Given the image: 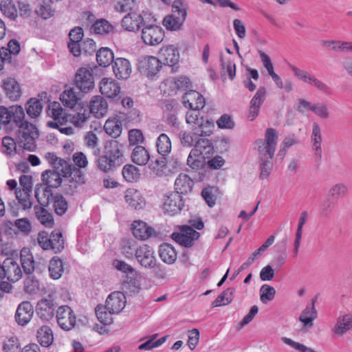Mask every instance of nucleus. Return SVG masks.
I'll list each match as a JSON object with an SVG mask.
<instances>
[{
    "label": "nucleus",
    "mask_w": 352,
    "mask_h": 352,
    "mask_svg": "<svg viewBox=\"0 0 352 352\" xmlns=\"http://www.w3.org/2000/svg\"><path fill=\"white\" fill-rule=\"evenodd\" d=\"M311 142L312 144V148L315 153V155L318 159L320 160L322 157V135L320 127L316 122L313 124Z\"/></svg>",
    "instance_id": "72a5a7b5"
},
{
    "label": "nucleus",
    "mask_w": 352,
    "mask_h": 352,
    "mask_svg": "<svg viewBox=\"0 0 352 352\" xmlns=\"http://www.w3.org/2000/svg\"><path fill=\"white\" fill-rule=\"evenodd\" d=\"M5 352H20V346L16 337L12 336L4 341Z\"/></svg>",
    "instance_id": "774afa93"
},
{
    "label": "nucleus",
    "mask_w": 352,
    "mask_h": 352,
    "mask_svg": "<svg viewBox=\"0 0 352 352\" xmlns=\"http://www.w3.org/2000/svg\"><path fill=\"white\" fill-rule=\"evenodd\" d=\"M79 93L72 87L65 89L60 95V100L67 108L73 109L80 100Z\"/></svg>",
    "instance_id": "c85d7f7f"
},
{
    "label": "nucleus",
    "mask_w": 352,
    "mask_h": 352,
    "mask_svg": "<svg viewBox=\"0 0 352 352\" xmlns=\"http://www.w3.org/2000/svg\"><path fill=\"white\" fill-rule=\"evenodd\" d=\"M278 135L275 129H267L265 139L255 142V148L258 151L259 160L272 159L276 151Z\"/></svg>",
    "instance_id": "20e7f679"
},
{
    "label": "nucleus",
    "mask_w": 352,
    "mask_h": 352,
    "mask_svg": "<svg viewBox=\"0 0 352 352\" xmlns=\"http://www.w3.org/2000/svg\"><path fill=\"white\" fill-rule=\"evenodd\" d=\"M199 137L197 143L195 144V148L192 150H197L200 154L209 155L213 152V146L212 142L206 138Z\"/></svg>",
    "instance_id": "5fc2aeb1"
},
{
    "label": "nucleus",
    "mask_w": 352,
    "mask_h": 352,
    "mask_svg": "<svg viewBox=\"0 0 352 352\" xmlns=\"http://www.w3.org/2000/svg\"><path fill=\"white\" fill-rule=\"evenodd\" d=\"M204 158L197 150H191L187 159V164L191 168L198 170L203 166Z\"/></svg>",
    "instance_id": "09e8293b"
},
{
    "label": "nucleus",
    "mask_w": 352,
    "mask_h": 352,
    "mask_svg": "<svg viewBox=\"0 0 352 352\" xmlns=\"http://www.w3.org/2000/svg\"><path fill=\"white\" fill-rule=\"evenodd\" d=\"M6 278L11 282H16L22 278L23 271L19 263L14 258L8 257L3 261Z\"/></svg>",
    "instance_id": "dca6fc26"
},
{
    "label": "nucleus",
    "mask_w": 352,
    "mask_h": 352,
    "mask_svg": "<svg viewBox=\"0 0 352 352\" xmlns=\"http://www.w3.org/2000/svg\"><path fill=\"white\" fill-rule=\"evenodd\" d=\"M161 259L167 264H173L177 259V254L173 245L168 243L162 244L159 248Z\"/></svg>",
    "instance_id": "e433bc0d"
},
{
    "label": "nucleus",
    "mask_w": 352,
    "mask_h": 352,
    "mask_svg": "<svg viewBox=\"0 0 352 352\" xmlns=\"http://www.w3.org/2000/svg\"><path fill=\"white\" fill-rule=\"evenodd\" d=\"M96 60L100 66L106 67L113 63V53L107 47H102L97 52Z\"/></svg>",
    "instance_id": "37998d69"
},
{
    "label": "nucleus",
    "mask_w": 352,
    "mask_h": 352,
    "mask_svg": "<svg viewBox=\"0 0 352 352\" xmlns=\"http://www.w3.org/2000/svg\"><path fill=\"white\" fill-rule=\"evenodd\" d=\"M348 188L343 183H337L333 185L329 190L328 196L334 200H338L346 195Z\"/></svg>",
    "instance_id": "864d4df0"
},
{
    "label": "nucleus",
    "mask_w": 352,
    "mask_h": 352,
    "mask_svg": "<svg viewBox=\"0 0 352 352\" xmlns=\"http://www.w3.org/2000/svg\"><path fill=\"white\" fill-rule=\"evenodd\" d=\"M144 23L142 16L136 12H130L126 14L122 21V27L129 32L138 31Z\"/></svg>",
    "instance_id": "aec40b11"
},
{
    "label": "nucleus",
    "mask_w": 352,
    "mask_h": 352,
    "mask_svg": "<svg viewBox=\"0 0 352 352\" xmlns=\"http://www.w3.org/2000/svg\"><path fill=\"white\" fill-rule=\"evenodd\" d=\"M137 66L140 73L153 79L162 68V62L153 56H142L139 58Z\"/></svg>",
    "instance_id": "423d86ee"
},
{
    "label": "nucleus",
    "mask_w": 352,
    "mask_h": 352,
    "mask_svg": "<svg viewBox=\"0 0 352 352\" xmlns=\"http://www.w3.org/2000/svg\"><path fill=\"white\" fill-rule=\"evenodd\" d=\"M90 118V113L84 108H81L76 113H68L67 126L73 124L77 128H82Z\"/></svg>",
    "instance_id": "473e14b6"
},
{
    "label": "nucleus",
    "mask_w": 352,
    "mask_h": 352,
    "mask_svg": "<svg viewBox=\"0 0 352 352\" xmlns=\"http://www.w3.org/2000/svg\"><path fill=\"white\" fill-rule=\"evenodd\" d=\"M17 137L23 146L30 150L34 141L38 137V129L34 124L25 121L19 125Z\"/></svg>",
    "instance_id": "1a4fd4ad"
},
{
    "label": "nucleus",
    "mask_w": 352,
    "mask_h": 352,
    "mask_svg": "<svg viewBox=\"0 0 352 352\" xmlns=\"http://www.w3.org/2000/svg\"><path fill=\"white\" fill-rule=\"evenodd\" d=\"M288 66L293 72L294 77L298 80L309 85L314 86L319 91L325 94L329 93V88L328 86L314 75L294 65L289 64Z\"/></svg>",
    "instance_id": "39448f33"
},
{
    "label": "nucleus",
    "mask_w": 352,
    "mask_h": 352,
    "mask_svg": "<svg viewBox=\"0 0 352 352\" xmlns=\"http://www.w3.org/2000/svg\"><path fill=\"white\" fill-rule=\"evenodd\" d=\"M126 202L131 208L135 210H140L145 206V200L141 192L134 188H129L126 190L124 195Z\"/></svg>",
    "instance_id": "bb28decb"
},
{
    "label": "nucleus",
    "mask_w": 352,
    "mask_h": 352,
    "mask_svg": "<svg viewBox=\"0 0 352 352\" xmlns=\"http://www.w3.org/2000/svg\"><path fill=\"white\" fill-rule=\"evenodd\" d=\"M122 289L126 293L134 294L140 291L141 286L138 280L132 278H128L123 283Z\"/></svg>",
    "instance_id": "69168bd1"
},
{
    "label": "nucleus",
    "mask_w": 352,
    "mask_h": 352,
    "mask_svg": "<svg viewBox=\"0 0 352 352\" xmlns=\"http://www.w3.org/2000/svg\"><path fill=\"white\" fill-rule=\"evenodd\" d=\"M50 250L54 253L60 252L64 248V239L62 233L58 230L53 231L50 234Z\"/></svg>",
    "instance_id": "de8ad7c7"
},
{
    "label": "nucleus",
    "mask_w": 352,
    "mask_h": 352,
    "mask_svg": "<svg viewBox=\"0 0 352 352\" xmlns=\"http://www.w3.org/2000/svg\"><path fill=\"white\" fill-rule=\"evenodd\" d=\"M50 276L54 280L59 279L64 272L63 261L58 257L52 258L49 264Z\"/></svg>",
    "instance_id": "a19ab883"
},
{
    "label": "nucleus",
    "mask_w": 352,
    "mask_h": 352,
    "mask_svg": "<svg viewBox=\"0 0 352 352\" xmlns=\"http://www.w3.org/2000/svg\"><path fill=\"white\" fill-rule=\"evenodd\" d=\"M85 142L87 146L94 149L93 152L94 155H99L100 149L98 148H96L98 146V138L94 133L92 131L87 132L85 136Z\"/></svg>",
    "instance_id": "338daca9"
},
{
    "label": "nucleus",
    "mask_w": 352,
    "mask_h": 352,
    "mask_svg": "<svg viewBox=\"0 0 352 352\" xmlns=\"http://www.w3.org/2000/svg\"><path fill=\"white\" fill-rule=\"evenodd\" d=\"M159 56L162 64L170 67L173 72L179 68L180 54L177 46L171 44L164 45L159 51Z\"/></svg>",
    "instance_id": "0eeeda50"
},
{
    "label": "nucleus",
    "mask_w": 352,
    "mask_h": 352,
    "mask_svg": "<svg viewBox=\"0 0 352 352\" xmlns=\"http://www.w3.org/2000/svg\"><path fill=\"white\" fill-rule=\"evenodd\" d=\"M214 128L212 122L202 119L197 124V126L193 129L196 131L199 137H207L210 135Z\"/></svg>",
    "instance_id": "a18cd8bd"
},
{
    "label": "nucleus",
    "mask_w": 352,
    "mask_h": 352,
    "mask_svg": "<svg viewBox=\"0 0 352 352\" xmlns=\"http://www.w3.org/2000/svg\"><path fill=\"white\" fill-rule=\"evenodd\" d=\"M35 197L41 206H47L52 203L54 211L58 215L61 216L67 210L68 204L66 199L60 195H53L47 187L37 189L35 191Z\"/></svg>",
    "instance_id": "7ed1b4c3"
},
{
    "label": "nucleus",
    "mask_w": 352,
    "mask_h": 352,
    "mask_svg": "<svg viewBox=\"0 0 352 352\" xmlns=\"http://www.w3.org/2000/svg\"><path fill=\"white\" fill-rule=\"evenodd\" d=\"M3 87L7 96L12 100H17L21 96V86L14 78H8L3 80Z\"/></svg>",
    "instance_id": "a878e982"
},
{
    "label": "nucleus",
    "mask_w": 352,
    "mask_h": 352,
    "mask_svg": "<svg viewBox=\"0 0 352 352\" xmlns=\"http://www.w3.org/2000/svg\"><path fill=\"white\" fill-rule=\"evenodd\" d=\"M37 341L45 347L50 346L54 341V335L51 328L47 325L41 327L36 333Z\"/></svg>",
    "instance_id": "4c0bfd02"
},
{
    "label": "nucleus",
    "mask_w": 352,
    "mask_h": 352,
    "mask_svg": "<svg viewBox=\"0 0 352 352\" xmlns=\"http://www.w3.org/2000/svg\"><path fill=\"white\" fill-rule=\"evenodd\" d=\"M104 130L109 136L117 138L122 133V125L118 119L116 118H109L105 122Z\"/></svg>",
    "instance_id": "58836bf2"
},
{
    "label": "nucleus",
    "mask_w": 352,
    "mask_h": 352,
    "mask_svg": "<svg viewBox=\"0 0 352 352\" xmlns=\"http://www.w3.org/2000/svg\"><path fill=\"white\" fill-rule=\"evenodd\" d=\"M74 82L76 87L85 94L90 92L94 88V76L88 68L80 67L77 70Z\"/></svg>",
    "instance_id": "9b49d317"
},
{
    "label": "nucleus",
    "mask_w": 352,
    "mask_h": 352,
    "mask_svg": "<svg viewBox=\"0 0 352 352\" xmlns=\"http://www.w3.org/2000/svg\"><path fill=\"white\" fill-rule=\"evenodd\" d=\"M200 234L192 228L188 226H182L179 228V232H173L171 235L172 239L184 247H191L194 241L199 239Z\"/></svg>",
    "instance_id": "f8f14e48"
},
{
    "label": "nucleus",
    "mask_w": 352,
    "mask_h": 352,
    "mask_svg": "<svg viewBox=\"0 0 352 352\" xmlns=\"http://www.w3.org/2000/svg\"><path fill=\"white\" fill-rule=\"evenodd\" d=\"M45 206H35L34 208L36 217L38 221L46 228H52L54 221L53 216L44 207Z\"/></svg>",
    "instance_id": "c9c22d12"
},
{
    "label": "nucleus",
    "mask_w": 352,
    "mask_h": 352,
    "mask_svg": "<svg viewBox=\"0 0 352 352\" xmlns=\"http://www.w3.org/2000/svg\"><path fill=\"white\" fill-rule=\"evenodd\" d=\"M122 173L124 179L128 182H137L140 177V170L132 164L124 165Z\"/></svg>",
    "instance_id": "3c124183"
},
{
    "label": "nucleus",
    "mask_w": 352,
    "mask_h": 352,
    "mask_svg": "<svg viewBox=\"0 0 352 352\" xmlns=\"http://www.w3.org/2000/svg\"><path fill=\"white\" fill-rule=\"evenodd\" d=\"M314 300L311 305H307L302 311L299 316V321L302 322V329L307 331L314 326V321L317 318L318 312L314 305Z\"/></svg>",
    "instance_id": "4be33fe9"
},
{
    "label": "nucleus",
    "mask_w": 352,
    "mask_h": 352,
    "mask_svg": "<svg viewBox=\"0 0 352 352\" xmlns=\"http://www.w3.org/2000/svg\"><path fill=\"white\" fill-rule=\"evenodd\" d=\"M34 314V309L28 301L21 302L15 313V320L18 324L25 326L30 322Z\"/></svg>",
    "instance_id": "a211bd4d"
},
{
    "label": "nucleus",
    "mask_w": 352,
    "mask_h": 352,
    "mask_svg": "<svg viewBox=\"0 0 352 352\" xmlns=\"http://www.w3.org/2000/svg\"><path fill=\"white\" fill-rule=\"evenodd\" d=\"M113 29V26L105 19L97 21L91 28V31L97 34H109Z\"/></svg>",
    "instance_id": "bf43d9fd"
},
{
    "label": "nucleus",
    "mask_w": 352,
    "mask_h": 352,
    "mask_svg": "<svg viewBox=\"0 0 352 352\" xmlns=\"http://www.w3.org/2000/svg\"><path fill=\"white\" fill-rule=\"evenodd\" d=\"M133 234L135 238L146 240L155 234V230L142 221H135L132 223Z\"/></svg>",
    "instance_id": "cd10ccee"
},
{
    "label": "nucleus",
    "mask_w": 352,
    "mask_h": 352,
    "mask_svg": "<svg viewBox=\"0 0 352 352\" xmlns=\"http://www.w3.org/2000/svg\"><path fill=\"white\" fill-rule=\"evenodd\" d=\"M141 38L144 44L155 46L161 43L164 38L163 29L157 25H144L141 32Z\"/></svg>",
    "instance_id": "6e6552de"
},
{
    "label": "nucleus",
    "mask_w": 352,
    "mask_h": 352,
    "mask_svg": "<svg viewBox=\"0 0 352 352\" xmlns=\"http://www.w3.org/2000/svg\"><path fill=\"white\" fill-rule=\"evenodd\" d=\"M259 294L261 301L267 304L274 298L276 289L271 285L264 284L260 288Z\"/></svg>",
    "instance_id": "052dcab7"
},
{
    "label": "nucleus",
    "mask_w": 352,
    "mask_h": 352,
    "mask_svg": "<svg viewBox=\"0 0 352 352\" xmlns=\"http://www.w3.org/2000/svg\"><path fill=\"white\" fill-rule=\"evenodd\" d=\"M56 318L58 326L63 330L69 331L76 325V315L67 305H62L58 308Z\"/></svg>",
    "instance_id": "9d476101"
},
{
    "label": "nucleus",
    "mask_w": 352,
    "mask_h": 352,
    "mask_svg": "<svg viewBox=\"0 0 352 352\" xmlns=\"http://www.w3.org/2000/svg\"><path fill=\"white\" fill-rule=\"evenodd\" d=\"M43 105L36 98H30L26 103L27 114L32 118H37L41 113Z\"/></svg>",
    "instance_id": "49530a36"
},
{
    "label": "nucleus",
    "mask_w": 352,
    "mask_h": 352,
    "mask_svg": "<svg viewBox=\"0 0 352 352\" xmlns=\"http://www.w3.org/2000/svg\"><path fill=\"white\" fill-rule=\"evenodd\" d=\"M221 66L222 75L228 74L229 78L232 80L236 75V65L235 63L230 60H224L221 57Z\"/></svg>",
    "instance_id": "0e129e2a"
},
{
    "label": "nucleus",
    "mask_w": 352,
    "mask_h": 352,
    "mask_svg": "<svg viewBox=\"0 0 352 352\" xmlns=\"http://www.w3.org/2000/svg\"><path fill=\"white\" fill-rule=\"evenodd\" d=\"M321 45L324 47H331L333 51H340L349 52V47L350 41H321Z\"/></svg>",
    "instance_id": "6e6d98bb"
},
{
    "label": "nucleus",
    "mask_w": 352,
    "mask_h": 352,
    "mask_svg": "<svg viewBox=\"0 0 352 352\" xmlns=\"http://www.w3.org/2000/svg\"><path fill=\"white\" fill-rule=\"evenodd\" d=\"M179 138L181 144L186 147L195 145L199 139V136L195 131L193 132L184 131L180 134Z\"/></svg>",
    "instance_id": "e2e57ef3"
},
{
    "label": "nucleus",
    "mask_w": 352,
    "mask_h": 352,
    "mask_svg": "<svg viewBox=\"0 0 352 352\" xmlns=\"http://www.w3.org/2000/svg\"><path fill=\"white\" fill-rule=\"evenodd\" d=\"M45 160L57 170L67 174L71 170V166L69 161L58 157L53 152H47L45 154Z\"/></svg>",
    "instance_id": "c756f323"
},
{
    "label": "nucleus",
    "mask_w": 352,
    "mask_h": 352,
    "mask_svg": "<svg viewBox=\"0 0 352 352\" xmlns=\"http://www.w3.org/2000/svg\"><path fill=\"white\" fill-rule=\"evenodd\" d=\"M124 146L116 140L105 142L104 154L98 155L96 160L97 168L104 173L114 170L123 164Z\"/></svg>",
    "instance_id": "f257e3e1"
},
{
    "label": "nucleus",
    "mask_w": 352,
    "mask_h": 352,
    "mask_svg": "<svg viewBox=\"0 0 352 352\" xmlns=\"http://www.w3.org/2000/svg\"><path fill=\"white\" fill-rule=\"evenodd\" d=\"M194 185L193 180L186 174H179L175 182V188L177 193L187 194L192 191Z\"/></svg>",
    "instance_id": "2f4dec72"
},
{
    "label": "nucleus",
    "mask_w": 352,
    "mask_h": 352,
    "mask_svg": "<svg viewBox=\"0 0 352 352\" xmlns=\"http://www.w3.org/2000/svg\"><path fill=\"white\" fill-rule=\"evenodd\" d=\"M36 313L43 320L48 321L54 315V304L51 298H43L36 305Z\"/></svg>",
    "instance_id": "5701e85b"
},
{
    "label": "nucleus",
    "mask_w": 352,
    "mask_h": 352,
    "mask_svg": "<svg viewBox=\"0 0 352 352\" xmlns=\"http://www.w3.org/2000/svg\"><path fill=\"white\" fill-rule=\"evenodd\" d=\"M96 315L98 319V320L107 325L110 324L113 322L112 314L113 313H110L107 309L106 305L103 307L102 305H98L96 307Z\"/></svg>",
    "instance_id": "680f3d73"
},
{
    "label": "nucleus",
    "mask_w": 352,
    "mask_h": 352,
    "mask_svg": "<svg viewBox=\"0 0 352 352\" xmlns=\"http://www.w3.org/2000/svg\"><path fill=\"white\" fill-rule=\"evenodd\" d=\"M156 147L157 152L162 156L168 155L171 151V142L168 136L161 133L157 138Z\"/></svg>",
    "instance_id": "c03bdc74"
},
{
    "label": "nucleus",
    "mask_w": 352,
    "mask_h": 352,
    "mask_svg": "<svg viewBox=\"0 0 352 352\" xmlns=\"http://www.w3.org/2000/svg\"><path fill=\"white\" fill-rule=\"evenodd\" d=\"M186 18V16H184V14L181 15L172 12L171 14L164 19L162 23L168 30L178 31L182 29Z\"/></svg>",
    "instance_id": "7c9ffc66"
},
{
    "label": "nucleus",
    "mask_w": 352,
    "mask_h": 352,
    "mask_svg": "<svg viewBox=\"0 0 352 352\" xmlns=\"http://www.w3.org/2000/svg\"><path fill=\"white\" fill-rule=\"evenodd\" d=\"M150 158L147 150L142 146H137L133 151L131 154L132 161L138 165L143 166L146 164Z\"/></svg>",
    "instance_id": "79ce46f5"
},
{
    "label": "nucleus",
    "mask_w": 352,
    "mask_h": 352,
    "mask_svg": "<svg viewBox=\"0 0 352 352\" xmlns=\"http://www.w3.org/2000/svg\"><path fill=\"white\" fill-rule=\"evenodd\" d=\"M47 114L54 120L47 122L48 126L57 129L61 133L67 135L74 134V129L70 126H67L68 113L64 112L59 102H50L47 109Z\"/></svg>",
    "instance_id": "f03ea898"
},
{
    "label": "nucleus",
    "mask_w": 352,
    "mask_h": 352,
    "mask_svg": "<svg viewBox=\"0 0 352 352\" xmlns=\"http://www.w3.org/2000/svg\"><path fill=\"white\" fill-rule=\"evenodd\" d=\"M352 329V314L348 313L339 316L331 331L335 337H342Z\"/></svg>",
    "instance_id": "f3484780"
},
{
    "label": "nucleus",
    "mask_w": 352,
    "mask_h": 352,
    "mask_svg": "<svg viewBox=\"0 0 352 352\" xmlns=\"http://www.w3.org/2000/svg\"><path fill=\"white\" fill-rule=\"evenodd\" d=\"M32 191H25L16 190V198L18 200L19 206L24 210L30 209L32 206V201L30 195Z\"/></svg>",
    "instance_id": "8fccbe9b"
},
{
    "label": "nucleus",
    "mask_w": 352,
    "mask_h": 352,
    "mask_svg": "<svg viewBox=\"0 0 352 352\" xmlns=\"http://www.w3.org/2000/svg\"><path fill=\"white\" fill-rule=\"evenodd\" d=\"M234 293V288L226 289L213 301L212 306L219 307L230 304L232 301Z\"/></svg>",
    "instance_id": "603ef678"
},
{
    "label": "nucleus",
    "mask_w": 352,
    "mask_h": 352,
    "mask_svg": "<svg viewBox=\"0 0 352 352\" xmlns=\"http://www.w3.org/2000/svg\"><path fill=\"white\" fill-rule=\"evenodd\" d=\"M101 94L107 98H115L120 92L119 84L111 78H103L100 82Z\"/></svg>",
    "instance_id": "393cba45"
},
{
    "label": "nucleus",
    "mask_w": 352,
    "mask_h": 352,
    "mask_svg": "<svg viewBox=\"0 0 352 352\" xmlns=\"http://www.w3.org/2000/svg\"><path fill=\"white\" fill-rule=\"evenodd\" d=\"M182 100L184 106L191 110H200L204 107L206 103L203 96L194 90L185 93Z\"/></svg>",
    "instance_id": "6ab92c4d"
},
{
    "label": "nucleus",
    "mask_w": 352,
    "mask_h": 352,
    "mask_svg": "<svg viewBox=\"0 0 352 352\" xmlns=\"http://www.w3.org/2000/svg\"><path fill=\"white\" fill-rule=\"evenodd\" d=\"M108 111L107 100L100 96H93L89 102V113L97 118L104 116Z\"/></svg>",
    "instance_id": "b1692460"
},
{
    "label": "nucleus",
    "mask_w": 352,
    "mask_h": 352,
    "mask_svg": "<svg viewBox=\"0 0 352 352\" xmlns=\"http://www.w3.org/2000/svg\"><path fill=\"white\" fill-rule=\"evenodd\" d=\"M42 180L48 188H58L62 183L60 175L55 170H46L42 174Z\"/></svg>",
    "instance_id": "ea45409f"
},
{
    "label": "nucleus",
    "mask_w": 352,
    "mask_h": 352,
    "mask_svg": "<svg viewBox=\"0 0 352 352\" xmlns=\"http://www.w3.org/2000/svg\"><path fill=\"white\" fill-rule=\"evenodd\" d=\"M50 3L48 0H43L35 11L36 14L44 19L52 17L54 14L55 10L52 7Z\"/></svg>",
    "instance_id": "4d7b16f0"
},
{
    "label": "nucleus",
    "mask_w": 352,
    "mask_h": 352,
    "mask_svg": "<svg viewBox=\"0 0 352 352\" xmlns=\"http://www.w3.org/2000/svg\"><path fill=\"white\" fill-rule=\"evenodd\" d=\"M113 71L117 78L127 79L132 72L129 60L124 58H115L113 64Z\"/></svg>",
    "instance_id": "412c9836"
},
{
    "label": "nucleus",
    "mask_w": 352,
    "mask_h": 352,
    "mask_svg": "<svg viewBox=\"0 0 352 352\" xmlns=\"http://www.w3.org/2000/svg\"><path fill=\"white\" fill-rule=\"evenodd\" d=\"M0 10L6 16L10 19L14 20L17 16V9L12 1H1L0 3Z\"/></svg>",
    "instance_id": "13d9d810"
},
{
    "label": "nucleus",
    "mask_w": 352,
    "mask_h": 352,
    "mask_svg": "<svg viewBox=\"0 0 352 352\" xmlns=\"http://www.w3.org/2000/svg\"><path fill=\"white\" fill-rule=\"evenodd\" d=\"M20 262L23 271L28 274H31L35 267V262L32 254L30 249L23 248L20 252Z\"/></svg>",
    "instance_id": "f704fd0d"
},
{
    "label": "nucleus",
    "mask_w": 352,
    "mask_h": 352,
    "mask_svg": "<svg viewBox=\"0 0 352 352\" xmlns=\"http://www.w3.org/2000/svg\"><path fill=\"white\" fill-rule=\"evenodd\" d=\"M184 206L182 195L175 192L166 194L163 199L162 210L170 215L179 213Z\"/></svg>",
    "instance_id": "ddd939ff"
},
{
    "label": "nucleus",
    "mask_w": 352,
    "mask_h": 352,
    "mask_svg": "<svg viewBox=\"0 0 352 352\" xmlns=\"http://www.w3.org/2000/svg\"><path fill=\"white\" fill-rule=\"evenodd\" d=\"M135 254L138 263L143 267L152 269L156 266L157 259L154 250L148 245L140 246L136 249Z\"/></svg>",
    "instance_id": "4468645a"
},
{
    "label": "nucleus",
    "mask_w": 352,
    "mask_h": 352,
    "mask_svg": "<svg viewBox=\"0 0 352 352\" xmlns=\"http://www.w3.org/2000/svg\"><path fill=\"white\" fill-rule=\"evenodd\" d=\"M126 300L124 294L120 292L110 294L106 300V309L114 314H119L126 306Z\"/></svg>",
    "instance_id": "2eb2a0df"
}]
</instances>
